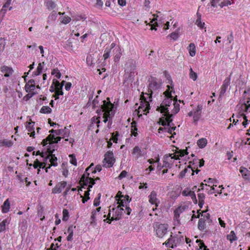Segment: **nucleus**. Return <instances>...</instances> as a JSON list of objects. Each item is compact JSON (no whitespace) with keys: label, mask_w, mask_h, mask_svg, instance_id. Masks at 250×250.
Here are the masks:
<instances>
[{"label":"nucleus","mask_w":250,"mask_h":250,"mask_svg":"<svg viewBox=\"0 0 250 250\" xmlns=\"http://www.w3.org/2000/svg\"><path fill=\"white\" fill-rule=\"evenodd\" d=\"M102 167L101 165H97L95 167V169L92 171V173H95L97 170L99 172H100L102 170Z\"/></svg>","instance_id":"62"},{"label":"nucleus","mask_w":250,"mask_h":250,"mask_svg":"<svg viewBox=\"0 0 250 250\" xmlns=\"http://www.w3.org/2000/svg\"><path fill=\"white\" fill-rule=\"evenodd\" d=\"M205 218H200L199 220L198 224V228L200 230H202L205 229L206 228V224H205Z\"/></svg>","instance_id":"20"},{"label":"nucleus","mask_w":250,"mask_h":250,"mask_svg":"<svg viewBox=\"0 0 250 250\" xmlns=\"http://www.w3.org/2000/svg\"><path fill=\"white\" fill-rule=\"evenodd\" d=\"M140 100L142 101L143 102H144V104L146 105V109H150V104L149 103L146 101V98L144 96V93L143 92L140 96Z\"/></svg>","instance_id":"23"},{"label":"nucleus","mask_w":250,"mask_h":250,"mask_svg":"<svg viewBox=\"0 0 250 250\" xmlns=\"http://www.w3.org/2000/svg\"><path fill=\"white\" fill-rule=\"evenodd\" d=\"M158 123L164 126H167V123H166V120L164 117L160 118Z\"/></svg>","instance_id":"49"},{"label":"nucleus","mask_w":250,"mask_h":250,"mask_svg":"<svg viewBox=\"0 0 250 250\" xmlns=\"http://www.w3.org/2000/svg\"><path fill=\"white\" fill-rule=\"evenodd\" d=\"M157 194L155 191H152L149 196V201L152 204H155L156 207H158L157 200L156 198Z\"/></svg>","instance_id":"10"},{"label":"nucleus","mask_w":250,"mask_h":250,"mask_svg":"<svg viewBox=\"0 0 250 250\" xmlns=\"http://www.w3.org/2000/svg\"><path fill=\"white\" fill-rule=\"evenodd\" d=\"M44 64V62H42V63L41 62L39 63L38 64V66L37 67V70L35 71H34L33 72L32 75L33 76H38L39 74H40L42 72V67H43L42 64Z\"/></svg>","instance_id":"16"},{"label":"nucleus","mask_w":250,"mask_h":250,"mask_svg":"<svg viewBox=\"0 0 250 250\" xmlns=\"http://www.w3.org/2000/svg\"><path fill=\"white\" fill-rule=\"evenodd\" d=\"M42 213H43V209H42V208L41 209L39 210L38 212V215L39 217H41V220L42 221L45 218L44 216L42 215Z\"/></svg>","instance_id":"52"},{"label":"nucleus","mask_w":250,"mask_h":250,"mask_svg":"<svg viewBox=\"0 0 250 250\" xmlns=\"http://www.w3.org/2000/svg\"><path fill=\"white\" fill-rule=\"evenodd\" d=\"M115 162V159L113 156V153L111 151H107L104 154V158L103 160V166L106 167H112Z\"/></svg>","instance_id":"5"},{"label":"nucleus","mask_w":250,"mask_h":250,"mask_svg":"<svg viewBox=\"0 0 250 250\" xmlns=\"http://www.w3.org/2000/svg\"><path fill=\"white\" fill-rule=\"evenodd\" d=\"M164 116H166L165 120L167 126H171L172 125H173V124H171L172 122V119H171V118L173 117V114H170L169 112L167 111V114H164Z\"/></svg>","instance_id":"12"},{"label":"nucleus","mask_w":250,"mask_h":250,"mask_svg":"<svg viewBox=\"0 0 250 250\" xmlns=\"http://www.w3.org/2000/svg\"><path fill=\"white\" fill-rule=\"evenodd\" d=\"M132 154L136 155V159H138L140 156H143L141 149L138 146H136L134 147Z\"/></svg>","instance_id":"15"},{"label":"nucleus","mask_w":250,"mask_h":250,"mask_svg":"<svg viewBox=\"0 0 250 250\" xmlns=\"http://www.w3.org/2000/svg\"><path fill=\"white\" fill-rule=\"evenodd\" d=\"M111 51V48H108L106 47L104 50V53L103 55V57L104 58V60H105L109 57V54Z\"/></svg>","instance_id":"33"},{"label":"nucleus","mask_w":250,"mask_h":250,"mask_svg":"<svg viewBox=\"0 0 250 250\" xmlns=\"http://www.w3.org/2000/svg\"><path fill=\"white\" fill-rule=\"evenodd\" d=\"M174 108L172 111L173 114L177 113L180 110V105L178 103L174 102L173 103Z\"/></svg>","instance_id":"28"},{"label":"nucleus","mask_w":250,"mask_h":250,"mask_svg":"<svg viewBox=\"0 0 250 250\" xmlns=\"http://www.w3.org/2000/svg\"><path fill=\"white\" fill-rule=\"evenodd\" d=\"M62 213V220L65 221H67L69 218V212L68 210L66 209H63Z\"/></svg>","instance_id":"32"},{"label":"nucleus","mask_w":250,"mask_h":250,"mask_svg":"<svg viewBox=\"0 0 250 250\" xmlns=\"http://www.w3.org/2000/svg\"><path fill=\"white\" fill-rule=\"evenodd\" d=\"M188 170V168H185L183 170L181 171L180 173V177L181 178H183L185 176V174L187 172Z\"/></svg>","instance_id":"61"},{"label":"nucleus","mask_w":250,"mask_h":250,"mask_svg":"<svg viewBox=\"0 0 250 250\" xmlns=\"http://www.w3.org/2000/svg\"><path fill=\"white\" fill-rule=\"evenodd\" d=\"M10 207V203L8 199H6L1 206L2 212L4 213L9 211Z\"/></svg>","instance_id":"14"},{"label":"nucleus","mask_w":250,"mask_h":250,"mask_svg":"<svg viewBox=\"0 0 250 250\" xmlns=\"http://www.w3.org/2000/svg\"><path fill=\"white\" fill-rule=\"evenodd\" d=\"M69 157L71 158V159L70 161V162L71 163V164H72V165L76 166L77 163V160H76V159L75 158V155L74 154H70L69 155Z\"/></svg>","instance_id":"36"},{"label":"nucleus","mask_w":250,"mask_h":250,"mask_svg":"<svg viewBox=\"0 0 250 250\" xmlns=\"http://www.w3.org/2000/svg\"><path fill=\"white\" fill-rule=\"evenodd\" d=\"M46 141L49 142L50 144H53V143H51L52 141H54V139H55V135L54 134H49L48 136L45 138Z\"/></svg>","instance_id":"39"},{"label":"nucleus","mask_w":250,"mask_h":250,"mask_svg":"<svg viewBox=\"0 0 250 250\" xmlns=\"http://www.w3.org/2000/svg\"><path fill=\"white\" fill-rule=\"evenodd\" d=\"M52 109L49 106H43L40 110V112L42 113H50Z\"/></svg>","instance_id":"24"},{"label":"nucleus","mask_w":250,"mask_h":250,"mask_svg":"<svg viewBox=\"0 0 250 250\" xmlns=\"http://www.w3.org/2000/svg\"><path fill=\"white\" fill-rule=\"evenodd\" d=\"M201 115L200 113H196L194 112V115L193 116V120L194 122L197 121L201 117Z\"/></svg>","instance_id":"53"},{"label":"nucleus","mask_w":250,"mask_h":250,"mask_svg":"<svg viewBox=\"0 0 250 250\" xmlns=\"http://www.w3.org/2000/svg\"><path fill=\"white\" fill-rule=\"evenodd\" d=\"M188 196H190L193 201H195V203H197V199L196 195L193 191H190Z\"/></svg>","instance_id":"46"},{"label":"nucleus","mask_w":250,"mask_h":250,"mask_svg":"<svg viewBox=\"0 0 250 250\" xmlns=\"http://www.w3.org/2000/svg\"><path fill=\"white\" fill-rule=\"evenodd\" d=\"M160 84L157 82L156 78L152 77L149 83V89L151 90H157L160 88Z\"/></svg>","instance_id":"8"},{"label":"nucleus","mask_w":250,"mask_h":250,"mask_svg":"<svg viewBox=\"0 0 250 250\" xmlns=\"http://www.w3.org/2000/svg\"><path fill=\"white\" fill-rule=\"evenodd\" d=\"M190 191L188 188H186L182 191V194L183 196H188Z\"/></svg>","instance_id":"58"},{"label":"nucleus","mask_w":250,"mask_h":250,"mask_svg":"<svg viewBox=\"0 0 250 250\" xmlns=\"http://www.w3.org/2000/svg\"><path fill=\"white\" fill-rule=\"evenodd\" d=\"M46 6L48 9L52 10L56 7V4L54 2L49 0L46 2Z\"/></svg>","instance_id":"29"},{"label":"nucleus","mask_w":250,"mask_h":250,"mask_svg":"<svg viewBox=\"0 0 250 250\" xmlns=\"http://www.w3.org/2000/svg\"><path fill=\"white\" fill-rule=\"evenodd\" d=\"M189 77L193 81H195L197 78V74L194 72L191 68H190Z\"/></svg>","instance_id":"31"},{"label":"nucleus","mask_w":250,"mask_h":250,"mask_svg":"<svg viewBox=\"0 0 250 250\" xmlns=\"http://www.w3.org/2000/svg\"><path fill=\"white\" fill-rule=\"evenodd\" d=\"M176 153L179 154L180 157H183L184 155L188 154L187 149H180L178 151H177Z\"/></svg>","instance_id":"37"},{"label":"nucleus","mask_w":250,"mask_h":250,"mask_svg":"<svg viewBox=\"0 0 250 250\" xmlns=\"http://www.w3.org/2000/svg\"><path fill=\"white\" fill-rule=\"evenodd\" d=\"M127 174V172L125 170L122 171L118 176L119 179H122L125 177Z\"/></svg>","instance_id":"54"},{"label":"nucleus","mask_w":250,"mask_h":250,"mask_svg":"<svg viewBox=\"0 0 250 250\" xmlns=\"http://www.w3.org/2000/svg\"><path fill=\"white\" fill-rule=\"evenodd\" d=\"M9 224L7 219H4L0 223V232L5 229L6 225Z\"/></svg>","instance_id":"26"},{"label":"nucleus","mask_w":250,"mask_h":250,"mask_svg":"<svg viewBox=\"0 0 250 250\" xmlns=\"http://www.w3.org/2000/svg\"><path fill=\"white\" fill-rule=\"evenodd\" d=\"M91 214V219L92 221L91 222V224H94L95 223V215H96V211L95 210H93Z\"/></svg>","instance_id":"47"},{"label":"nucleus","mask_w":250,"mask_h":250,"mask_svg":"<svg viewBox=\"0 0 250 250\" xmlns=\"http://www.w3.org/2000/svg\"><path fill=\"white\" fill-rule=\"evenodd\" d=\"M171 38H172L174 40H176L179 37V34L178 32H174L171 33L170 35H168Z\"/></svg>","instance_id":"40"},{"label":"nucleus","mask_w":250,"mask_h":250,"mask_svg":"<svg viewBox=\"0 0 250 250\" xmlns=\"http://www.w3.org/2000/svg\"><path fill=\"white\" fill-rule=\"evenodd\" d=\"M197 144L200 148H203L206 146L207 144V140L206 139L203 138L198 140Z\"/></svg>","instance_id":"17"},{"label":"nucleus","mask_w":250,"mask_h":250,"mask_svg":"<svg viewBox=\"0 0 250 250\" xmlns=\"http://www.w3.org/2000/svg\"><path fill=\"white\" fill-rule=\"evenodd\" d=\"M106 99L107 101L105 100L103 101V104L101 105V109H98L96 111L98 114L104 112L103 118L104 123L108 121V118H110L111 116L113 115L112 109L114 106V104L110 102L109 98H107Z\"/></svg>","instance_id":"1"},{"label":"nucleus","mask_w":250,"mask_h":250,"mask_svg":"<svg viewBox=\"0 0 250 250\" xmlns=\"http://www.w3.org/2000/svg\"><path fill=\"white\" fill-rule=\"evenodd\" d=\"M127 202L125 200V199H120L118 200L117 204H119L118 206L121 207H126L127 206Z\"/></svg>","instance_id":"35"},{"label":"nucleus","mask_w":250,"mask_h":250,"mask_svg":"<svg viewBox=\"0 0 250 250\" xmlns=\"http://www.w3.org/2000/svg\"><path fill=\"white\" fill-rule=\"evenodd\" d=\"M1 71L3 73H4V76L6 77H9L10 74H12L13 71L12 68L6 66H3L1 67Z\"/></svg>","instance_id":"13"},{"label":"nucleus","mask_w":250,"mask_h":250,"mask_svg":"<svg viewBox=\"0 0 250 250\" xmlns=\"http://www.w3.org/2000/svg\"><path fill=\"white\" fill-rule=\"evenodd\" d=\"M66 186V182L65 181H62L58 183L54 188L52 189V193H61L62 189Z\"/></svg>","instance_id":"7"},{"label":"nucleus","mask_w":250,"mask_h":250,"mask_svg":"<svg viewBox=\"0 0 250 250\" xmlns=\"http://www.w3.org/2000/svg\"><path fill=\"white\" fill-rule=\"evenodd\" d=\"M230 78H226L223 82V83L221 86V90L220 92V95L219 97H221L222 96H223L224 94L225 93L227 88L229 85V84L230 82Z\"/></svg>","instance_id":"9"},{"label":"nucleus","mask_w":250,"mask_h":250,"mask_svg":"<svg viewBox=\"0 0 250 250\" xmlns=\"http://www.w3.org/2000/svg\"><path fill=\"white\" fill-rule=\"evenodd\" d=\"M240 172L242 174L243 177L247 180L250 179V171L244 167H241Z\"/></svg>","instance_id":"11"},{"label":"nucleus","mask_w":250,"mask_h":250,"mask_svg":"<svg viewBox=\"0 0 250 250\" xmlns=\"http://www.w3.org/2000/svg\"><path fill=\"white\" fill-rule=\"evenodd\" d=\"M196 242H200L199 244V247L200 250L204 249V250H209L207 248V246H205L204 242L202 240H201L200 239L197 240Z\"/></svg>","instance_id":"30"},{"label":"nucleus","mask_w":250,"mask_h":250,"mask_svg":"<svg viewBox=\"0 0 250 250\" xmlns=\"http://www.w3.org/2000/svg\"><path fill=\"white\" fill-rule=\"evenodd\" d=\"M121 49H119V53L118 54H117L115 57H114V61L115 62H117L119 60L120 57H121Z\"/></svg>","instance_id":"60"},{"label":"nucleus","mask_w":250,"mask_h":250,"mask_svg":"<svg viewBox=\"0 0 250 250\" xmlns=\"http://www.w3.org/2000/svg\"><path fill=\"white\" fill-rule=\"evenodd\" d=\"M86 181L85 186H87L88 184L93 186L95 184V180L92 178H87V180Z\"/></svg>","instance_id":"41"},{"label":"nucleus","mask_w":250,"mask_h":250,"mask_svg":"<svg viewBox=\"0 0 250 250\" xmlns=\"http://www.w3.org/2000/svg\"><path fill=\"white\" fill-rule=\"evenodd\" d=\"M99 197L98 198H96L94 201V206L95 207H97L100 205V199L101 197V194H98Z\"/></svg>","instance_id":"50"},{"label":"nucleus","mask_w":250,"mask_h":250,"mask_svg":"<svg viewBox=\"0 0 250 250\" xmlns=\"http://www.w3.org/2000/svg\"><path fill=\"white\" fill-rule=\"evenodd\" d=\"M136 123L135 121H133L132 123V127L133 128L132 129V130L133 131V132H132V134L135 136H136L138 134V133L136 132H135V131L137 130V126H136V125H133V124L136 125Z\"/></svg>","instance_id":"44"},{"label":"nucleus","mask_w":250,"mask_h":250,"mask_svg":"<svg viewBox=\"0 0 250 250\" xmlns=\"http://www.w3.org/2000/svg\"><path fill=\"white\" fill-rule=\"evenodd\" d=\"M71 21V18L68 17V16H66V17H64L62 20V23H64V24H67L68 23H69L70 21Z\"/></svg>","instance_id":"48"},{"label":"nucleus","mask_w":250,"mask_h":250,"mask_svg":"<svg viewBox=\"0 0 250 250\" xmlns=\"http://www.w3.org/2000/svg\"><path fill=\"white\" fill-rule=\"evenodd\" d=\"M98 97H99V96L97 95L93 101L92 104H93V108H95L96 106H97V105L99 104V101L97 100V98Z\"/></svg>","instance_id":"55"},{"label":"nucleus","mask_w":250,"mask_h":250,"mask_svg":"<svg viewBox=\"0 0 250 250\" xmlns=\"http://www.w3.org/2000/svg\"><path fill=\"white\" fill-rule=\"evenodd\" d=\"M115 209H116V210L115 211L114 214H113V216L110 219L111 209H109V212L108 214H107V218L106 219H104V221H105L106 220L108 219L109 220V221H108L107 223H108L109 224H110L111 221L119 220L120 219L123 213V211H124L123 208L118 206L116 208H113L112 209V210L113 211H114Z\"/></svg>","instance_id":"2"},{"label":"nucleus","mask_w":250,"mask_h":250,"mask_svg":"<svg viewBox=\"0 0 250 250\" xmlns=\"http://www.w3.org/2000/svg\"><path fill=\"white\" fill-rule=\"evenodd\" d=\"M35 84H30L26 83L25 85V89L27 92H30L35 89Z\"/></svg>","instance_id":"25"},{"label":"nucleus","mask_w":250,"mask_h":250,"mask_svg":"<svg viewBox=\"0 0 250 250\" xmlns=\"http://www.w3.org/2000/svg\"><path fill=\"white\" fill-rule=\"evenodd\" d=\"M189 53L190 56L193 57L195 55L196 48L195 45L193 43H191L189 45Z\"/></svg>","instance_id":"18"},{"label":"nucleus","mask_w":250,"mask_h":250,"mask_svg":"<svg viewBox=\"0 0 250 250\" xmlns=\"http://www.w3.org/2000/svg\"><path fill=\"white\" fill-rule=\"evenodd\" d=\"M241 116H243V117H244V122H243L242 124H243V125L245 127H246V125H247V124H248V119H247V116H246L245 114H244L243 113H242V114H241Z\"/></svg>","instance_id":"57"},{"label":"nucleus","mask_w":250,"mask_h":250,"mask_svg":"<svg viewBox=\"0 0 250 250\" xmlns=\"http://www.w3.org/2000/svg\"><path fill=\"white\" fill-rule=\"evenodd\" d=\"M35 124V122H27L26 125V128L27 129L28 131L30 132L33 130L34 129V125Z\"/></svg>","instance_id":"27"},{"label":"nucleus","mask_w":250,"mask_h":250,"mask_svg":"<svg viewBox=\"0 0 250 250\" xmlns=\"http://www.w3.org/2000/svg\"><path fill=\"white\" fill-rule=\"evenodd\" d=\"M87 180V178L84 175H83L81 178V179H80V181L79 182L80 184L81 185H82L83 184V186H82V188H84V186H85V184H86V180Z\"/></svg>","instance_id":"34"},{"label":"nucleus","mask_w":250,"mask_h":250,"mask_svg":"<svg viewBox=\"0 0 250 250\" xmlns=\"http://www.w3.org/2000/svg\"><path fill=\"white\" fill-rule=\"evenodd\" d=\"M62 135H63V137L68 136L69 134V130L67 129L66 127H65L64 129L62 130Z\"/></svg>","instance_id":"51"},{"label":"nucleus","mask_w":250,"mask_h":250,"mask_svg":"<svg viewBox=\"0 0 250 250\" xmlns=\"http://www.w3.org/2000/svg\"><path fill=\"white\" fill-rule=\"evenodd\" d=\"M156 110L160 111L161 113L167 114V112H169L168 107L166 105H163V102L160 106L157 107Z\"/></svg>","instance_id":"19"},{"label":"nucleus","mask_w":250,"mask_h":250,"mask_svg":"<svg viewBox=\"0 0 250 250\" xmlns=\"http://www.w3.org/2000/svg\"><path fill=\"white\" fill-rule=\"evenodd\" d=\"M144 102H143L142 101H141V104H140V106L139 107L138 109L137 110H136V111L137 112V114L139 116V117H140L142 116V114H140V109L141 108H145L144 109H143V111H147V112H148V110L149 109H146V105H145V104H144Z\"/></svg>","instance_id":"22"},{"label":"nucleus","mask_w":250,"mask_h":250,"mask_svg":"<svg viewBox=\"0 0 250 250\" xmlns=\"http://www.w3.org/2000/svg\"><path fill=\"white\" fill-rule=\"evenodd\" d=\"M118 3L120 5L124 6L126 4V0H118Z\"/></svg>","instance_id":"64"},{"label":"nucleus","mask_w":250,"mask_h":250,"mask_svg":"<svg viewBox=\"0 0 250 250\" xmlns=\"http://www.w3.org/2000/svg\"><path fill=\"white\" fill-rule=\"evenodd\" d=\"M53 84L54 85L56 90H57L58 89H60V86H61V83H60V82L58 81H57L55 79H54L53 81Z\"/></svg>","instance_id":"45"},{"label":"nucleus","mask_w":250,"mask_h":250,"mask_svg":"<svg viewBox=\"0 0 250 250\" xmlns=\"http://www.w3.org/2000/svg\"><path fill=\"white\" fill-rule=\"evenodd\" d=\"M54 151V149L51 150L50 147L47 148V152L49 153V155L46 157H45V161H47L48 159L50 158V162L51 164V165L53 166H57V158L55 156V155L53 154Z\"/></svg>","instance_id":"6"},{"label":"nucleus","mask_w":250,"mask_h":250,"mask_svg":"<svg viewBox=\"0 0 250 250\" xmlns=\"http://www.w3.org/2000/svg\"><path fill=\"white\" fill-rule=\"evenodd\" d=\"M195 24L201 29H203L204 27L205 23L202 22L201 19H197Z\"/></svg>","instance_id":"38"},{"label":"nucleus","mask_w":250,"mask_h":250,"mask_svg":"<svg viewBox=\"0 0 250 250\" xmlns=\"http://www.w3.org/2000/svg\"><path fill=\"white\" fill-rule=\"evenodd\" d=\"M229 236H232V238H229V240L230 241H232L236 240V237L235 236V234L234 231H231V232H230Z\"/></svg>","instance_id":"56"},{"label":"nucleus","mask_w":250,"mask_h":250,"mask_svg":"<svg viewBox=\"0 0 250 250\" xmlns=\"http://www.w3.org/2000/svg\"><path fill=\"white\" fill-rule=\"evenodd\" d=\"M172 155V154H169L168 155H165V157H164L165 159H167L169 157H171V159H179V157H180L179 156V154L178 155L175 154L173 156Z\"/></svg>","instance_id":"42"},{"label":"nucleus","mask_w":250,"mask_h":250,"mask_svg":"<svg viewBox=\"0 0 250 250\" xmlns=\"http://www.w3.org/2000/svg\"><path fill=\"white\" fill-rule=\"evenodd\" d=\"M167 130H165V131L168 132V133L169 134H172V132L173 131L175 130L176 127L175 126H167Z\"/></svg>","instance_id":"43"},{"label":"nucleus","mask_w":250,"mask_h":250,"mask_svg":"<svg viewBox=\"0 0 250 250\" xmlns=\"http://www.w3.org/2000/svg\"><path fill=\"white\" fill-rule=\"evenodd\" d=\"M184 241V238L183 236L181 235L178 237V235L176 236L172 237L171 235L170 238H169L167 241L165 242L166 246L167 247L174 248V246H176L177 244L183 243Z\"/></svg>","instance_id":"3"},{"label":"nucleus","mask_w":250,"mask_h":250,"mask_svg":"<svg viewBox=\"0 0 250 250\" xmlns=\"http://www.w3.org/2000/svg\"><path fill=\"white\" fill-rule=\"evenodd\" d=\"M76 227L73 226L72 225L69 227L67 229V233H73L74 229H75Z\"/></svg>","instance_id":"59"},{"label":"nucleus","mask_w":250,"mask_h":250,"mask_svg":"<svg viewBox=\"0 0 250 250\" xmlns=\"http://www.w3.org/2000/svg\"><path fill=\"white\" fill-rule=\"evenodd\" d=\"M198 197L199 199V201L204 200L205 198V194L203 193H199L198 194Z\"/></svg>","instance_id":"63"},{"label":"nucleus","mask_w":250,"mask_h":250,"mask_svg":"<svg viewBox=\"0 0 250 250\" xmlns=\"http://www.w3.org/2000/svg\"><path fill=\"white\" fill-rule=\"evenodd\" d=\"M172 101V96L171 94H169V97H167L163 101V105H166L167 106H169L171 104Z\"/></svg>","instance_id":"21"},{"label":"nucleus","mask_w":250,"mask_h":250,"mask_svg":"<svg viewBox=\"0 0 250 250\" xmlns=\"http://www.w3.org/2000/svg\"><path fill=\"white\" fill-rule=\"evenodd\" d=\"M154 228L157 236L162 238L167 232L168 227L167 224H162L157 222L155 224Z\"/></svg>","instance_id":"4"}]
</instances>
